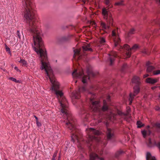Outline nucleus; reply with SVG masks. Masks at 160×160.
<instances>
[{"label": "nucleus", "instance_id": "nucleus-46", "mask_svg": "<svg viewBox=\"0 0 160 160\" xmlns=\"http://www.w3.org/2000/svg\"><path fill=\"white\" fill-rule=\"evenodd\" d=\"M55 157H53V158H52V160H55Z\"/></svg>", "mask_w": 160, "mask_h": 160}, {"label": "nucleus", "instance_id": "nucleus-8", "mask_svg": "<svg viewBox=\"0 0 160 160\" xmlns=\"http://www.w3.org/2000/svg\"><path fill=\"white\" fill-rule=\"evenodd\" d=\"M112 37L114 43V46L115 47L119 45L120 40L118 34L117 33V30H113L112 32Z\"/></svg>", "mask_w": 160, "mask_h": 160}, {"label": "nucleus", "instance_id": "nucleus-7", "mask_svg": "<svg viewBox=\"0 0 160 160\" xmlns=\"http://www.w3.org/2000/svg\"><path fill=\"white\" fill-rule=\"evenodd\" d=\"M120 47L121 48L124 49L125 51V55L124 56V58L126 59L130 57L131 55V49L135 50L138 48V46L137 44H135L133 46L132 48H130V47L127 44L125 45L122 48L121 46Z\"/></svg>", "mask_w": 160, "mask_h": 160}, {"label": "nucleus", "instance_id": "nucleus-47", "mask_svg": "<svg viewBox=\"0 0 160 160\" xmlns=\"http://www.w3.org/2000/svg\"><path fill=\"white\" fill-rule=\"evenodd\" d=\"M157 1L159 2L160 3V0H156Z\"/></svg>", "mask_w": 160, "mask_h": 160}, {"label": "nucleus", "instance_id": "nucleus-49", "mask_svg": "<svg viewBox=\"0 0 160 160\" xmlns=\"http://www.w3.org/2000/svg\"><path fill=\"white\" fill-rule=\"evenodd\" d=\"M149 126H148V128H149Z\"/></svg>", "mask_w": 160, "mask_h": 160}, {"label": "nucleus", "instance_id": "nucleus-41", "mask_svg": "<svg viewBox=\"0 0 160 160\" xmlns=\"http://www.w3.org/2000/svg\"><path fill=\"white\" fill-rule=\"evenodd\" d=\"M157 87H153L152 88V89L153 90L155 89Z\"/></svg>", "mask_w": 160, "mask_h": 160}, {"label": "nucleus", "instance_id": "nucleus-43", "mask_svg": "<svg viewBox=\"0 0 160 160\" xmlns=\"http://www.w3.org/2000/svg\"><path fill=\"white\" fill-rule=\"evenodd\" d=\"M143 53H146V54H147V51H146V50H145L143 52Z\"/></svg>", "mask_w": 160, "mask_h": 160}, {"label": "nucleus", "instance_id": "nucleus-9", "mask_svg": "<svg viewBox=\"0 0 160 160\" xmlns=\"http://www.w3.org/2000/svg\"><path fill=\"white\" fill-rule=\"evenodd\" d=\"M134 93L133 94L130 93V98H129V105L131 104L134 96L136 95L139 92L140 88L138 86H136L134 87Z\"/></svg>", "mask_w": 160, "mask_h": 160}, {"label": "nucleus", "instance_id": "nucleus-11", "mask_svg": "<svg viewBox=\"0 0 160 160\" xmlns=\"http://www.w3.org/2000/svg\"><path fill=\"white\" fill-rule=\"evenodd\" d=\"M81 49H76L74 50V58H76V57L78 56V59H79L81 58V57L82 55V54L80 52Z\"/></svg>", "mask_w": 160, "mask_h": 160}, {"label": "nucleus", "instance_id": "nucleus-38", "mask_svg": "<svg viewBox=\"0 0 160 160\" xmlns=\"http://www.w3.org/2000/svg\"><path fill=\"white\" fill-rule=\"evenodd\" d=\"M150 63L149 62H147V63H146V65L147 66H148L150 64Z\"/></svg>", "mask_w": 160, "mask_h": 160}, {"label": "nucleus", "instance_id": "nucleus-19", "mask_svg": "<svg viewBox=\"0 0 160 160\" xmlns=\"http://www.w3.org/2000/svg\"><path fill=\"white\" fill-rule=\"evenodd\" d=\"M142 133L144 138H145L147 135H149L151 132L149 130H143L142 131Z\"/></svg>", "mask_w": 160, "mask_h": 160}, {"label": "nucleus", "instance_id": "nucleus-22", "mask_svg": "<svg viewBox=\"0 0 160 160\" xmlns=\"http://www.w3.org/2000/svg\"><path fill=\"white\" fill-rule=\"evenodd\" d=\"M9 79L16 83H21V80H17L15 78H13L12 77H10L9 78Z\"/></svg>", "mask_w": 160, "mask_h": 160}, {"label": "nucleus", "instance_id": "nucleus-17", "mask_svg": "<svg viewBox=\"0 0 160 160\" xmlns=\"http://www.w3.org/2000/svg\"><path fill=\"white\" fill-rule=\"evenodd\" d=\"M113 135L112 131L109 128H108L107 132V138L108 139L111 138Z\"/></svg>", "mask_w": 160, "mask_h": 160}, {"label": "nucleus", "instance_id": "nucleus-40", "mask_svg": "<svg viewBox=\"0 0 160 160\" xmlns=\"http://www.w3.org/2000/svg\"><path fill=\"white\" fill-rule=\"evenodd\" d=\"M157 126L158 127L160 128V123H158L157 124Z\"/></svg>", "mask_w": 160, "mask_h": 160}, {"label": "nucleus", "instance_id": "nucleus-12", "mask_svg": "<svg viewBox=\"0 0 160 160\" xmlns=\"http://www.w3.org/2000/svg\"><path fill=\"white\" fill-rule=\"evenodd\" d=\"M109 60L111 64H112L114 60V58L116 57L117 54L116 52L114 51H112L109 54Z\"/></svg>", "mask_w": 160, "mask_h": 160}, {"label": "nucleus", "instance_id": "nucleus-36", "mask_svg": "<svg viewBox=\"0 0 160 160\" xmlns=\"http://www.w3.org/2000/svg\"><path fill=\"white\" fill-rule=\"evenodd\" d=\"M14 69L16 70L17 71L20 72V70L18 68V67L16 66H15L14 68Z\"/></svg>", "mask_w": 160, "mask_h": 160}, {"label": "nucleus", "instance_id": "nucleus-39", "mask_svg": "<svg viewBox=\"0 0 160 160\" xmlns=\"http://www.w3.org/2000/svg\"><path fill=\"white\" fill-rule=\"evenodd\" d=\"M56 155H57V154L56 153H54V154H53V157H55L56 156Z\"/></svg>", "mask_w": 160, "mask_h": 160}, {"label": "nucleus", "instance_id": "nucleus-27", "mask_svg": "<svg viewBox=\"0 0 160 160\" xmlns=\"http://www.w3.org/2000/svg\"><path fill=\"white\" fill-rule=\"evenodd\" d=\"M103 116H101V118L102 119V120H100V117L99 118H100V119L98 120V122H103V123H106L107 124V123H108V121H103L102 119V118H103Z\"/></svg>", "mask_w": 160, "mask_h": 160}, {"label": "nucleus", "instance_id": "nucleus-3", "mask_svg": "<svg viewBox=\"0 0 160 160\" xmlns=\"http://www.w3.org/2000/svg\"><path fill=\"white\" fill-rule=\"evenodd\" d=\"M102 14L104 18L107 20V25L102 22L101 23V28L102 30L106 32H107V31L109 28V25H112L113 20L111 15L110 14L105 8H103L102 10Z\"/></svg>", "mask_w": 160, "mask_h": 160}, {"label": "nucleus", "instance_id": "nucleus-29", "mask_svg": "<svg viewBox=\"0 0 160 160\" xmlns=\"http://www.w3.org/2000/svg\"><path fill=\"white\" fill-rule=\"evenodd\" d=\"M115 4L116 5H122L123 4V2L122 1H121L120 2H117L115 3Z\"/></svg>", "mask_w": 160, "mask_h": 160}, {"label": "nucleus", "instance_id": "nucleus-5", "mask_svg": "<svg viewBox=\"0 0 160 160\" xmlns=\"http://www.w3.org/2000/svg\"><path fill=\"white\" fill-rule=\"evenodd\" d=\"M88 134V139L87 143H90V142L92 141H95L99 142L100 141V139L99 137H96L92 135L93 134L95 135H99L101 134V132L98 130H96L93 128H88L86 130Z\"/></svg>", "mask_w": 160, "mask_h": 160}, {"label": "nucleus", "instance_id": "nucleus-21", "mask_svg": "<svg viewBox=\"0 0 160 160\" xmlns=\"http://www.w3.org/2000/svg\"><path fill=\"white\" fill-rule=\"evenodd\" d=\"M106 42V40L103 37L100 38L99 39V42L100 44L101 45H105V43Z\"/></svg>", "mask_w": 160, "mask_h": 160}, {"label": "nucleus", "instance_id": "nucleus-10", "mask_svg": "<svg viewBox=\"0 0 160 160\" xmlns=\"http://www.w3.org/2000/svg\"><path fill=\"white\" fill-rule=\"evenodd\" d=\"M90 160H95L96 159H98L99 160H104L102 158H99L97 154L94 152L90 154Z\"/></svg>", "mask_w": 160, "mask_h": 160}, {"label": "nucleus", "instance_id": "nucleus-16", "mask_svg": "<svg viewBox=\"0 0 160 160\" xmlns=\"http://www.w3.org/2000/svg\"><path fill=\"white\" fill-rule=\"evenodd\" d=\"M132 82L133 83H135L137 85L140 83V78L137 76H134L132 79Z\"/></svg>", "mask_w": 160, "mask_h": 160}, {"label": "nucleus", "instance_id": "nucleus-52", "mask_svg": "<svg viewBox=\"0 0 160 160\" xmlns=\"http://www.w3.org/2000/svg\"><path fill=\"white\" fill-rule=\"evenodd\" d=\"M6 160H7V159H6Z\"/></svg>", "mask_w": 160, "mask_h": 160}, {"label": "nucleus", "instance_id": "nucleus-45", "mask_svg": "<svg viewBox=\"0 0 160 160\" xmlns=\"http://www.w3.org/2000/svg\"><path fill=\"white\" fill-rule=\"evenodd\" d=\"M156 109L157 110H159V108L158 107V108H156Z\"/></svg>", "mask_w": 160, "mask_h": 160}, {"label": "nucleus", "instance_id": "nucleus-31", "mask_svg": "<svg viewBox=\"0 0 160 160\" xmlns=\"http://www.w3.org/2000/svg\"><path fill=\"white\" fill-rule=\"evenodd\" d=\"M89 0H87L86 1V0H82V1L83 2L84 4L86 3V2L87 4H88V3Z\"/></svg>", "mask_w": 160, "mask_h": 160}, {"label": "nucleus", "instance_id": "nucleus-34", "mask_svg": "<svg viewBox=\"0 0 160 160\" xmlns=\"http://www.w3.org/2000/svg\"><path fill=\"white\" fill-rule=\"evenodd\" d=\"M98 154L101 155L103 154V151H98Z\"/></svg>", "mask_w": 160, "mask_h": 160}, {"label": "nucleus", "instance_id": "nucleus-35", "mask_svg": "<svg viewBox=\"0 0 160 160\" xmlns=\"http://www.w3.org/2000/svg\"><path fill=\"white\" fill-rule=\"evenodd\" d=\"M105 3L107 5L109 3V0H105Z\"/></svg>", "mask_w": 160, "mask_h": 160}, {"label": "nucleus", "instance_id": "nucleus-6", "mask_svg": "<svg viewBox=\"0 0 160 160\" xmlns=\"http://www.w3.org/2000/svg\"><path fill=\"white\" fill-rule=\"evenodd\" d=\"M80 92L88 93L89 92L87 86H84L82 88H79V91L78 92L75 91L73 92L71 95V97L72 99H78L80 97Z\"/></svg>", "mask_w": 160, "mask_h": 160}, {"label": "nucleus", "instance_id": "nucleus-28", "mask_svg": "<svg viewBox=\"0 0 160 160\" xmlns=\"http://www.w3.org/2000/svg\"><path fill=\"white\" fill-rule=\"evenodd\" d=\"M90 24L91 25H92L93 26V27L96 28V25L95 23V22L94 21H90Z\"/></svg>", "mask_w": 160, "mask_h": 160}, {"label": "nucleus", "instance_id": "nucleus-1", "mask_svg": "<svg viewBox=\"0 0 160 160\" xmlns=\"http://www.w3.org/2000/svg\"><path fill=\"white\" fill-rule=\"evenodd\" d=\"M110 100V96L108 95L107 97V101L106 100H103V106L101 108L99 102H93L91 99L90 100L92 103L90 106L91 109L94 112H97L100 114H101L102 112L109 109L110 114V115H108L107 117L108 119L111 121L115 119L117 117H120L123 119H125L130 111V107H128L127 108V112L126 113L122 112L117 107H114V109L112 110L111 108L109 107L108 105V102H109Z\"/></svg>", "mask_w": 160, "mask_h": 160}, {"label": "nucleus", "instance_id": "nucleus-30", "mask_svg": "<svg viewBox=\"0 0 160 160\" xmlns=\"http://www.w3.org/2000/svg\"><path fill=\"white\" fill-rule=\"evenodd\" d=\"M36 124L38 127H40L41 125V124L40 122H39L37 120L36 121Z\"/></svg>", "mask_w": 160, "mask_h": 160}, {"label": "nucleus", "instance_id": "nucleus-18", "mask_svg": "<svg viewBox=\"0 0 160 160\" xmlns=\"http://www.w3.org/2000/svg\"><path fill=\"white\" fill-rule=\"evenodd\" d=\"M147 160H156L154 156H152L151 153L148 152L146 154Z\"/></svg>", "mask_w": 160, "mask_h": 160}, {"label": "nucleus", "instance_id": "nucleus-50", "mask_svg": "<svg viewBox=\"0 0 160 160\" xmlns=\"http://www.w3.org/2000/svg\"><path fill=\"white\" fill-rule=\"evenodd\" d=\"M159 98H160V96H159Z\"/></svg>", "mask_w": 160, "mask_h": 160}, {"label": "nucleus", "instance_id": "nucleus-37", "mask_svg": "<svg viewBox=\"0 0 160 160\" xmlns=\"http://www.w3.org/2000/svg\"><path fill=\"white\" fill-rule=\"evenodd\" d=\"M148 76H149V74H145L144 75L143 78H146L148 77Z\"/></svg>", "mask_w": 160, "mask_h": 160}, {"label": "nucleus", "instance_id": "nucleus-13", "mask_svg": "<svg viewBox=\"0 0 160 160\" xmlns=\"http://www.w3.org/2000/svg\"><path fill=\"white\" fill-rule=\"evenodd\" d=\"M158 79H154L151 78H148L146 80V82L147 83L151 84H153L157 82L158 81Z\"/></svg>", "mask_w": 160, "mask_h": 160}, {"label": "nucleus", "instance_id": "nucleus-33", "mask_svg": "<svg viewBox=\"0 0 160 160\" xmlns=\"http://www.w3.org/2000/svg\"><path fill=\"white\" fill-rule=\"evenodd\" d=\"M134 31V29H132L129 31V33H130L131 34H132L133 33Z\"/></svg>", "mask_w": 160, "mask_h": 160}, {"label": "nucleus", "instance_id": "nucleus-26", "mask_svg": "<svg viewBox=\"0 0 160 160\" xmlns=\"http://www.w3.org/2000/svg\"><path fill=\"white\" fill-rule=\"evenodd\" d=\"M5 49L6 51L8 52L9 54L11 55V52L10 51V48L8 47L6 45L5 46Z\"/></svg>", "mask_w": 160, "mask_h": 160}, {"label": "nucleus", "instance_id": "nucleus-32", "mask_svg": "<svg viewBox=\"0 0 160 160\" xmlns=\"http://www.w3.org/2000/svg\"><path fill=\"white\" fill-rule=\"evenodd\" d=\"M17 34L18 36V38L20 39L21 37V35L20 32L18 31H17Z\"/></svg>", "mask_w": 160, "mask_h": 160}, {"label": "nucleus", "instance_id": "nucleus-14", "mask_svg": "<svg viewBox=\"0 0 160 160\" xmlns=\"http://www.w3.org/2000/svg\"><path fill=\"white\" fill-rule=\"evenodd\" d=\"M148 145L149 147H151L154 146V145H156L157 147L159 149H160V142H158L157 143L154 142L153 144L152 143V141L150 139H149L148 140Z\"/></svg>", "mask_w": 160, "mask_h": 160}, {"label": "nucleus", "instance_id": "nucleus-4", "mask_svg": "<svg viewBox=\"0 0 160 160\" xmlns=\"http://www.w3.org/2000/svg\"><path fill=\"white\" fill-rule=\"evenodd\" d=\"M88 74L89 77H87L83 74L82 71L77 72V70H75L72 73V76L74 79H78L82 78V82L83 83H86L89 80L90 76L94 77L95 76L94 72L92 71L88 72Z\"/></svg>", "mask_w": 160, "mask_h": 160}, {"label": "nucleus", "instance_id": "nucleus-2", "mask_svg": "<svg viewBox=\"0 0 160 160\" xmlns=\"http://www.w3.org/2000/svg\"><path fill=\"white\" fill-rule=\"evenodd\" d=\"M24 1L26 7L23 15L29 25L28 31L33 35H42L41 30L37 26V21L34 16V6L32 3L31 0H24Z\"/></svg>", "mask_w": 160, "mask_h": 160}, {"label": "nucleus", "instance_id": "nucleus-25", "mask_svg": "<svg viewBox=\"0 0 160 160\" xmlns=\"http://www.w3.org/2000/svg\"><path fill=\"white\" fill-rule=\"evenodd\" d=\"M153 74L154 75H157L160 74V70H154L153 72Z\"/></svg>", "mask_w": 160, "mask_h": 160}, {"label": "nucleus", "instance_id": "nucleus-15", "mask_svg": "<svg viewBox=\"0 0 160 160\" xmlns=\"http://www.w3.org/2000/svg\"><path fill=\"white\" fill-rule=\"evenodd\" d=\"M83 51L84 53L85 52L87 51H92V49L90 48V45L89 44L85 43L82 46Z\"/></svg>", "mask_w": 160, "mask_h": 160}, {"label": "nucleus", "instance_id": "nucleus-51", "mask_svg": "<svg viewBox=\"0 0 160 160\" xmlns=\"http://www.w3.org/2000/svg\"><path fill=\"white\" fill-rule=\"evenodd\" d=\"M58 160H60V159H58Z\"/></svg>", "mask_w": 160, "mask_h": 160}, {"label": "nucleus", "instance_id": "nucleus-24", "mask_svg": "<svg viewBox=\"0 0 160 160\" xmlns=\"http://www.w3.org/2000/svg\"><path fill=\"white\" fill-rule=\"evenodd\" d=\"M137 125L138 128H140L143 126V124L140 121H138L137 122Z\"/></svg>", "mask_w": 160, "mask_h": 160}, {"label": "nucleus", "instance_id": "nucleus-44", "mask_svg": "<svg viewBox=\"0 0 160 160\" xmlns=\"http://www.w3.org/2000/svg\"><path fill=\"white\" fill-rule=\"evenodd\" d=\"M126 66H127L126 64H124L123 67V68H124V67H126Z\"/></svg>", "mask_w": 160, "mask_h": 160}, {"label": "nucleus", "instance_id": "nucleus-23", "mask_svg": "<svg viewBox=\"0 0 160 160\" xmlns=\"http://www.w3.org/2000/svg\"><path fill=\"white\" fill-rule=\"evenodd\" d=\"M154 71V67L152 66H148L147 69V71L148 72H153V71Z\"/></svg>", "mask_w": 160, "mask_h": 160}, {"label": "nucleus", "instance_id": "nucleus-48", "mask_svg": "<svg viewBox=\"0 0 160 160\" xmlns=\"http://www.w3.org/2000/svg\"><path fill=\"white\" fill-rule=\"evenodd\" d=\"M77 82V81H76V80L75 81V83H76Z\"/></svg>", "mask_w": 160, "mask_h": 160}, {"label": "nucleus", "instance_id": "nucleus-42", "mask_svg": "<svg viewBox=\"0 0 160 160\" xmlns=\"http://www.w3.org/2000/svg\"><path fill=\"white\" fill-rule=\"evenodd\" d=\"M34 117H35V119H36V121L37 120L38 121V118L36 116H34Z\"/></svg>", "mask_w": 160, "mask_h": 160}, {"label": "nucleus", "instance_id": "nucleus-20", "mask_svg": "<svg viewBox=\"0 0 160 160\" xmlns=\"http://www.w3.org/2000/svg\"><path fill=\"white\" fill-rule=\"evenodd\" d=\"M19 62L22 64V65L27 67L28 63L27 61L23 59H21Z\"/></svg>", "mask_w": 160, "mask_h": 160}]
</instances>
